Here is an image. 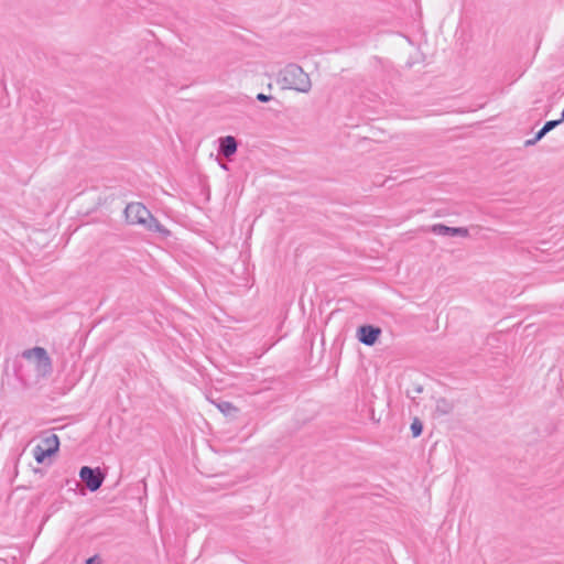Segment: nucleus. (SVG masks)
Instances as JSON below:
<instances>
[{
	"mask_svg": "<svg viewBox=\"0 0 564 564\" xmlns=\"http://www.w3.org/2000/svg\"><path fill=\"white\" fill-rule=\"evenodd\" d=\"M79 477L90 491L98 490L104 481V475L101 474L99 468L94 469L88 466H84L80 468Z\"/></svg>",
	"mask_w": 564,
	"mask_h": 564,
	"instance_id": "obj_5",
	"label": "nucleus"
},
{
	"mask_svg": "<svg viewBox=\"0 0 564 564\" xmlns=\"http://www.w3.org/2000/svg\"><path fill=\"white\" fill-rule=\"evenodd\" d=\"M414 391H415L416 393H421V392H422V387L417 386V387L414 389Z\"/></svg>",
	"mask_w": 564,
	"mask_h": 564,
	"instance_id": "obj_17",
	"label": "nucleus"
},
{
	"mask_svg": "<svg viewBox=\"0 0 564 564\" xmlns=\"http://www.w3.org/2000/svg\"><path fill=\"white\" fill-rule=\"evenodd\" d=\"M423 425L419 419H414L411 424V432L414 437H417L422 434Z\"/></svg>",
	"mask_w": 564,
	"mask_h": 564,
	"instance_id": "obj_11",
	"label": "nucleus"
},
{
	"mask_svg": "<svg viewBox=\"0 0 564 564\" xmlns=\"http://www.w3.org/2000/svg\"><path fill=\"white\" fill-rule=\"evenodd\" d=\"M59 448V440L56 434L45 436L41 444L33 448V456L36 463L42 464L46 457L54 455Z\"/></svg>",
	"mask_w": 564,
	"mask_h": 564,
	"instance_id": "obj_4",
	"label": "nucleus"
},
{
	"mask_svg": "<svg viewBox=\"0 0 564 564\" xmlns=\"http://www.w3.org/2000/svg\"><path fill=\"white\" fill-rule=\"evenodd\" d=\"M455 236L466 238L468 237L469 232L468 229L465 227H455Z\"/></svg>",
	"mask_w": 564,
	"mask_h": 564,
	"instance_id": "obj_14",
	"label": "nucleus"
},
{
	"mask_svg": "<svg viewBox=\"0 0 564 564\" xmlns=\"http://www.w3.org/2000/svg\"><path fill=\"white\" fill-rule=\"evenodd\" d=\"M238 143L237 140L227 135L224 138H220L219 140V153L224 155L225 158L229 159L237 152Z\"/></svg>",
	"mask_w": 564,
	"mask_h": 564,
	"instance_id": "obj_7",
	"label": "nucleus"
},
{
	"mask_svg": "<svg viewBox=\"0 0 564 564\" xmlns=\"http://www.w3.org/2000/svg\"><path fill=\"white\" fill-rule=\"evenodd\" d=\"M217 408L227 416H235L238 413V409L232 403L227 401L217 403Z\"/></svg>",
	"mask_w": 564,
	"mask_h": 564,
	"instance_id": "obj_10",
	"label": "nucleus"
},
{
	"mask_svg": "<svg viewBox=\"0 0 564 564\" xmlns=\"http://www.w3.org/2000/svg\"><path fill=\"white\" fill-rule=\"evenodd\" d=\"M86 564H100V562L97 556H93L86 561Z\"/></svg>",
	"mask_w": 564,
	"mask_h": 564,
	"instance_id": "obj_16",
	"label": "nucleus"
},
{
	"mask_svg": "<svg viewBox=\"0 0 564 564\" xmlns=\"http://www.w3.org/2000/svg\"><path fill=\"white\" fill-rule=\"evenodd\" d=\"M380 334L381 329L372 325H362L358 328L357 332L359 341L367 346L375 345Z\"/></svg>",
	"mask_w": 564,
	"mask_h": 564,
	"instance_id": "obj_6",
	"label": "nucleus"
},
{
	"mask_svg": "<svg viewBox=\"0 0 564 564\" xmlns=\"http://www.w3.org/2000/svg\"><path fill=\"white\" fill-rule=\"evenodd\" d=\"M545 134L542 133V130H539L532 139H528L524 141V147H532L536 144Z\"/></svg>",
	"mask_w": 564,
	"mask_h": 564,
	"instance_id": "obj_13",
	"label": "nucleus"
},
{
	"mask_svg": "<svg viewBox=\"0 0 564 564\" xmlns=\"http://www.w3.org/2000/svg\"><path fill=\"white\" fill-rule=\"evenodd\" d=\"M282 89H292L299 93H308L312 82L303 68L296 64H288L280 70L276 79Z\"/></svg>",
	"mask_w": 564,
	"mask_h": 564,
	"instance_id": "obj_1",
	"label": "nucleus"
},
{
	"mask_svg": "<svg viewBox=\"0 0 564 564\" xmlns=\"http://www.w3.org/2000/svg\"><path fill=\"white\" fill-rule=\"evenodd\" d=\"M126 220L130 225H142L145 229L155 232L169 234L155 219L150 210L141 203H129L124 208Z\"/></svg>",
	"mask_w": 564,
	"mask_h": 564,
	"instance_id": "obj_2",
	"label": "nucleus"
},
{
	"mask_svg": "<svg viewBox=\"0 0 564 564\" xmlns=\"http://www.w3.org/2000/svg\"><path fill=\"white\" fill-rule=\"evenodd\" d=\"M558 120H561V123L564 122V109L562 110L561 118Z\"/></svg>",
	"mask_w": 564,
	"mask_h": 564,
	"instance_id": "obj_18",
	"label": "nucleus"
},
{
	"mask_svg": "<svg viewBox=\"0 0 564 564\" xmlns=\"http://www.w3.org/2000/svg\"><path fill=\"white\" fill-rule=\"evenodd\" d=\"M431 231L437 236H455V227H448L443 224L433 225Z\"/></svg>",
	"mask_w": 564,
	"mask_h": 564,
	"instance_id": "obj_9",
	"label": "nucleus"
},
{
	"mask_svg": "<svg viewBox=\"0 0 564 564\" xmlns=\"http://www.w3.org/2000/svg\"><path fill=\"white\" fill-rule=\"evenodd\" d=\"M453 410V403L445 399V398H440L436 400V404H435V412L438 414V415H446V414H449Z\"/></svg>",
	"mask_w": 564,
	"mask_h": 564,
	"instance_id": "obj_8",
	"label": "nucleus"
},
{
	"mask_svg": "<svg viewBox=\"0 0 564 564\" xmlns=\"http://www.w3.org/2000/svg\"><path fill=\"white\" fill-rule=\"evenodd\" d=\"M558 124H561V120H550L544 123L542 127V133L546 134L554 128H556Z\"/></svg>",
	"mask_w": 564,
	"mask_h": 564,
	"instance_id": "obj_12",
	"label": "nucleus"
},
{
	"mask_svg": "<svg viewBox=\"0 0 564 564\" xmlns=\"http://www.w3.org/2000/svg\"><path fill=\"white\" fill-rule=\"evenodd\" d=\"M257 99H258L259 101H261V102H268L269 100H271V99H272V97H271V96H269V95H265V94H263V93H259V94L257 95Z\"/></svg>",
	"mask_w": 564,
	"mask_h": 564,
	"instance_id": "obj_15",
	"label": "nucleus"
},
{
	"mask_svg": "<svg viewBox=\"0 0 564 564\" xmlns=\"http://www.w3.org/2000/svg\"><path fill=\"white\" fill-rule=\"evenodd\" d=\"M25 359H34L35 371L41 377H47L52 373V360L43 347H34L23 351Z\"/></svg>",
	"mask_w": 564,
	"mask_h": 564,
	"instance_id": "obj_3",
	"label": "nucleus"
}]
</instances>
